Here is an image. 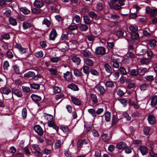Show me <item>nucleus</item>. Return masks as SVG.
<instances>
[{
	"label": "nucleus",
	"instance_id": "f257e3e1",
	"mask_svg": "<svg viewBox=\"0 0 157 157\" xmlns=\"http://www.w3.org/2000/svg\"><path fill=\"white\" fill-rule=\"evenodd\" d=\"M31 148L32 151H34L36 155L40 156L41 155L42 153L40 151V149L37 144H32Z\"/></svg>",
	"mask_w": 157,
	"mask_h": 157
},
{
	"label": "nucleus",
	"instance_id": "412c9836",
	"mask_svg": "<svg viewBox=\"0 0 157 157\" xmlns=\"http://www.w3.org/2000/svg\"><path fill=\"white\" fill-rule=\"evenodd\" d=\"M140 150L141 153L143 155H146L148 152V149L145 146H143L140 147Z\"/></svg>",
	"mask_w": 157,
	"mask_h": 157
},
{
	"label": "nucleus",
	"instance_id": "f3484780",
	"mask_svg": "<svg viewBox=\"0 0 157 157\" xmlns=\"http://www.w3.org/2000/svg\"><path fill=\"white\" fill-rule=\"evenodd\" d=\"M71 99L73 103L75 105H81L80 101L77 98L73 96H71Z\"/></svg>",
	"mask_w": 157,
	"mask_h": 157
},
{
	"label": "nucleus",
	"instance_id": "f8f14e48",
	"mask_svg": "<svg viewBox=\"0 0 157 157\" xmlns=\"http://www.w3.org/2000/svg\"><path fill=\"white\" fill-rule=\"evenodd\" d=\"M64 77L66 80L70 81L72 79V74L71 72L67 71L64 74Z\"/></svg>",
	"mask_w": 157,
	"mask_h": 157
},
{
	"label": "nucleus",
	"instance_id": "473e14b6",
	"mask_svg": "<svg viewBox=\"0 0 157 157\" xmlns=\"http://www.w3.org/2000/svg\"><path fill=\"white\" fill-rule=\"evenodd\" d=\"M105 120L107 122L109 121L111 119V113L109 112H106L104 114Z\"/></svg>",
	"mask_w": 157,
	"mask_h": 157
},
{
	"label": "nucleus",
	"instance_id": "338daca9",
	"mask_svg": "<svg viewBox=\"0 0 157 157\" xmlns=\"http://www.w3.org/2000/svg\"><path fill=\"white\" fill-rule=\"evenodd\" d=\"M53 91L54 93H57L61 91L60 88L58 86H55L53 88Z\"/></svg>",
	"mask_w": 157,
	"mask_h": 157
},
{
	"label": "nucleus",
	"instance_id": "c85d7f7f",
	"mask_svg": "<svg viewBox=\"0 0 157 157\" xmlns=\"http://www.w3.org/2000/svg\"><path fill=\"white\" fill-rule=\"evenodd\" d=\"M67 87L75 91H78L79 90V88L77 86L74 84H71L68 85Z\"/></svg>",
	"mask_w": 157,
	"mask_h": 157
},
{
	"label": "nucleus",
	"instance_id": "a19ab883",
	"mask_svg": "<svg viewBox=\"0 0 157 157\" xmlns=\"http://www.w3.org/2000/svg\"><path fill=\"white\" fill-rule=\"evenodd\" d=\"M88 112L93 117H95L96 116V112L94 109H88Z\"/></svg>",
	"mask_w": 157,
	"mask_h": 157
},
{
	"label": "nucleus",
	"instance_id": "4468645a",
	"mask_svg": "<svg viewBox=\"0 0 157 157\" xmlns=\"http://www.w3.org/2000/svg\"><path fill=\"white\" fill-rule=\"evenodd\" d=\"M104 4L101 2H99L97 3L96 5V9L99 11L103 10L105 8Z\"/></svg>",
	"mask_w": 157,
	"mask_h": 157
},
{
	"label": "nucleus",
	"instance_id": "6e6552de",
	"mask_svg": "<svg viewBox=\"0 0 157 157\" xmlns=\"http://www.w3.org/2000/svg\"><path fill=\"white\" fill-rule=\"evenodd\" d=\"M33 4L34 6L40 8L44 6V2L42 0H35Z\"/></svg>",
	"mask_w": 157,
	"mask_h": 157
},
{
	"label": "nucleus",
	"instance_id": "680f3d73",
	"mask_svg": "<svg viewBox=\"0 0 157 157\" xmlns=\"http://www.w3.org/2000/svg\"><path fill=\"white\" fill-rule=\"evenodd\" d=\"M22 89L23 91L25 93H29L30 91V88L29 87L23 86Z\"/></svg>",
	"mask_w": 157,
	"mask_h": 157
},
{
	"label": "nucleus",
	"instance_id": "4c0bfd02",
	"mask_svg": "<svg viewBox=\"0 0 157 157\" xmlns=\"http://www.w3.org/2000/svg\"><path fill=\"white\" fill-rule=\"evenodd\" d=\"M60 129L64 133H68L69 132L70 130L68 127L66 126H61L60 127Z\"/></svg>",
	"mask_w": 157,
	"mask_h": 157
},
{
	"label": "nucleus",
	"instance_id": "9b49d317",
	"mask_svg": "<svg viewBox=\"0 0 157 157\" xmlns=\"http://www.w3.org/2000/svg\"><path fill=\"white\" fill-rule=\"evenodd\" d=\"M57 36L56 31L55 29H53L49 34V38L50 40H55Z\"/></svg>",
	"mask_w": 157,
	"mask_h": 157
},
{
	"label": "nucleus",
	"instance_id": "9d476101",
	"mask_svg": "<svg viewBox=\"0 0 157 157\" xmlns=\"http://www.w3.org/2000/svg\"><path fill=\"white\" fill-rule=\"evenodd\" d=\"M147 120L149 123L151 125L154 124L155 123V119L153 115H149L147 117Z\"/></svg>",
	"mask_w": 157,
	"mask_h": 157
},
{
	"label": "nucleus",
	"instance_id": "09e8293b",
	"mask_svg": "<svg viewBox=\"0 0 157 157\" xmlns=\"http://www.w3.org/2000/svg\"><path fill=\"white\" fill-rule=\"evenodd\" d=\"M89 16L93 18H97V19L99 18V17H98L95 13L94 12H90L89 13Z\"/></svg>",
	"mask_w": 157,
	"mask_h": 157
},
{
	"label": "nucleus",
	"instance_id": "e2e57ef3",
	"mask_svg": "<svg viewBox=\"0 0 157 157\" xmlns=\"http://www.w3.org/2000/svg\"><path fill=\"white\" fill-rule=\"evenodd\" d=\"M124 117L126 119L127 121H130L131 119V117L129 116V114L127 112H124L123 114Z\"/></svg>",
	"mask_w": 157,
	"mask_h": 157
},
{
	"label": "nucleus",
	"instance_id": "4be33fe9",
	"mask_svg": "<svg viewBox=\"0 0 157 157\" xmlns=\"http://www.w3.org/2000/svg\"><path fill=\"white\" fill-rule=\"evenodd\" d=\"M151 62V60L147 58H143L140 61V63L143 65H147Z\"/></svg>",
	"mask_w": 157,
	"mask_h": 157
},
{
	"label": "nucleus",
	"instance_id": "7c9ffc66",
	"mask_svg": "<svg viewBox=\"0 0 157 157\" xmlns=\"http://www.w3.org/2000/svg\"><path fill=\"white\" fill-rule=\"evenodd\" d=\"M113 61V66L114 68H118L119 67V64L118 59H112Z\"/></svg>",
	"mask_w": 157,
	"mask_h": 157
},
{
	"label": "nucleus",
	"instance_id": "dca6fc26",
	"mask_svg": "<svg viewBox=\"0 0 157 157\" xmlns=\"http://www.w3.org/2000/svg\"><path fill=\"white\" fill-rule=\"evenodd\" d=\"M71 57H72L71 59L77 65H79L80 64L81 60L79 57L76 56H74V54H72Z\"/></svg>",
	"mask_w": 157,
	"mask_h": 157
},
{
	"label": "nucleus",
	"instance_id": "c756f323",
	"mask_svg": "<svg viewBox=\"0 0 157 157\" xmlns=\"http://www.w3.org/2000/svg\"><path fill=\"white\" fill-rule=\"evenodd\" d=\"M63 143V142H61L60 140H57L55 144V147L56 149H59L60 148L62 144Z\"/></svg>",
	"mask_w": 157,
	"mask_h": 157
},
{
	"label": "nucleus",
	"instance_id": "5fc2aeb1",
	"mask_svg": "<svg viewBox=\"0 0 157 157\" xmlns=\"http://www.w3.org/2000/svg\"><path fill=\"white\" fill-rule=\"evenodd\" d=\"M32 12L35 14H38L40 12V9L36 8L32 9Z\"/></svg>",
	"mask_w": 157,
	"mask_h": 157
},
{
	"label": "nucleus",
	"instance_id": "a878e982",
	"mask_svg": "<svg viewBox=\"0 0 157 157\" xmlns=\"http://www.w3.org/2000/svg\"><path fill=\"white\" fill-rule=\"evenodd\" d=\"M35 76V73L33 71H29L25 73L24 75V77L28 78H33Z\"/></svg>",
	"mask_w": 157,
	"mask_h": 157
},
{
	"label": "nucleus",
	"instance_id": "864d4df0",
	"mask_svg": "<svg viewBox=\"0 0 157 157\" xmlns=\"http://www.w3.org/2000/svg\"><path fill=\"white\" fill-rule=\"evenodd\" d=\"M150 130V129L149 127H145L143 129V132L144 134L146 135H148L149 133Z\"/></svg>",
	"mask_w": 157,
	"mask_h": 157
},
{
	"label": "nucleus",
	"instance_id": "c03bdc74",
	"mask_svg": "<svg viewBox=\"0 0 157 157\" xmlns=\"http://www.w3.org/2000/svg\"><path fill=\"white\" fill-rule=\"evenodd\" d=\"M129 30L132 32H135L137 31L138 30V27L137 26H134V25H131L129 27Z\"/></svg>",
	"mask_w": 157,
	"mask_h": 157
},
{
	"label": "nucleus",
	"instance_id": "4d7b16f0",
	"mask_svg": "<svg viewBox=\"0 0 157 157\" xmlns=\"http://www.w3.org/2000/svg\"><path fill=\"white\" fill-rule=\"evenodd\" d=\"M120 75L119 73L118 72H115L113 74V79L114 80H116L118 78Z\"/></svg>",
	"mask_w": 157,
	"mask_h": 157
},
{
	"label": "nucleus",
	"instance_id": "774afa93",
	"mask_svg": "<svg viewBox=\"0 0 157 157\" xmlns=\"http://www.w3.org/2000/svg\"><path fill=\"white\" fill-rule=\"evenodd\" d=\"M131 75L132 76H135L138 74V72L136 69H132L130 71Z\"/></svg>",
	"mask_w": 157,
	"mask_h": 157
},
{
	"label": "nucleus",
	"instance_id": "49530a36",
	"mask_svg": "<svg viewBox=\"0 0 157 157\" xmlns=\"http://www.w3.org/2000/svg\"><path fill=\"white\" fill-rule=\"evenodd\" d=\"M11 12L10 10L7 9H6V11L3 13V14L5 17H8L10 16Z\"/></svg>",
	"mask_w": 157,
	"mask_h": 157
},
{
	"label": "nucleus",
	"instance_id": "0eeeda50",
	"mask_svg": "<svg viewBox=\"0 0 157 157\" xmlns=\"http://www.w3.org/2000/svg\"><path fill=\"white\" fill-rule=\"evenodd\" d=\"M83 72L86 74L85 75H84L83 79L85 80H87L89 73V67L87 66H84L82 67Z\"/></svg>",
	"mask_w": 157,
	"mask_h": 157
},
{
	"label": "nucleus",
	"instance_id": "20e7f679",
	"mask_svg": "<svg viewBox=\"0 0 157 157\" xmlns=\"http://www.w3.org/2000/svg\"><path fill=\"white\" fill-rule=\"evenodd\" d=\"M33 128L35 131L39 136H41L43 135V130L40 126L36 125L34 126Z\"/></svg>",
	"mask_w": 157,
	"mask_h": 157
},
{
	"label": "nucleus",
	"instance_id": "bb28decb",
	"mask_svg": "<svg viewBox=\"0 0 157 157\" xmlns=\"http://www.w3.org/2000/svg\"><path fill=\"white\" fill-rule=\"evenodd\" d=\"M32 26V25L30 23L26 21L23 22L22 24L23 29L25 30L26 29L31 27Z\"/></svg>",
	"mask_w": 157,
	"mask_h": 157
},
{
	"label": "nucleus",
	"instance_id": "69168bd1",
	"mask_svg": "<svg viewBox=\"0 0 157 157\" xmlns=\"http://www.w3.org/2000/svg\"><path fill=\"white\" fill-rule=\"evenodd\" d=\"M9 66V62L7 61H5L3 65L4 68L5 70H7Z\"/></svg>",
	"mask_w": 157,
	"mask_h": 157
},
{
	"label": "nucleus",
	"instance_id": "f03ea898",
	"mask_svg": "<svg viewBox=\"0 0 157 157\" xmlns=\"http://www.w3.org/2000/svg\"><path fill=\"white\" fill-rule=\"evenodd\" d=\"M14 47L18 50L19 52L21 54L26 53L28 51L27 48L22 47L19 44H16Z\"/></svg>",
	"mask_w": 157,
	"mask_h": 157
},
{
	"label": "nucleus",
	"instance_id": "bf43d9fd",
	"mask_svg": "<svg viewBox=\"0 0 157 157\" xmlns=\"http://www.w3.org/2000/svg\"><path fill=\"white\" fill-rule=\"evenodd\" d=\"M149 86V85L148 84H143L140 86V90H146L148 88Z\"/></svg>",
	"mask_w": 157,
	"mask_h": 157
},
{
	"label": "nucleus",
	"instance_id": "37998d69",
	"mask_svg": "<svg viewBox=\"0 0 157 157\" xmlns=\"http://www.w3.org/2000/svg\"><path fill=\"white\" fill-rule=\"evenodd\" d=\"M119 71L121 74L123 75H126L127 73L125 68L122 66L120 67Z\"/></svg>",
	"mask_w": 157,
	"mask_h": 157
},
{
	"label": "nucleus",
	"instance_id": "603ef678",
	"mask_svg": "<svg viewBox=\"0 0 157 157\" xmlns=\"http://www.w3.org/2000/svg\"><path fill=\"white\" fill-rule=\"evenodd\" d=\"M81 20L80 17L79 16L75 15L73 19V21H75L76 23H78Z\"/></svg>",
	"mask_w": 157,
	"mask_h": 157
},
{
	"label": "nucleus",
	"instance_id": "6ab92c4d",
	"mask_svg": "<svg viewBox=\"0 0 157 157\" xmlns=\"http://www.w3.org/2000/svg\"><path fill=\"white\" fill-rule=\"evenodd\" d=\"M19 9L25 14H28L30 12V10L25 7H21L19 8Z\"/></svg>",
	"mask_w": 157,
	"mask_h": 157
},
{
	"label": "nucleus",
	"instance_id": "7ed1b4c3",
	"mask_svg": "<svg viewBox=\"0 0 157 157\" xmlns=\"http://www.w3.org/2000/svg\"><path fill=\"white\" fill-rule=\"evenodd\" d=\"M105 48L102 47H99L97 48L95 50V53L97 55H102L105 53Z\"/></svg>",
	"mask_w": 157,
	"mask_h": 157
},
{
	"label": "nucleus",
	"instance_id": "13d9d810",
	"mask_svg": "<svg viewBox=\"0 0 157 157\" xmlns=\"http://www.w3.org/2000/svg\"><path fill=\"white\" fill-rule=\"evenodd\" d=\"M43 55L44 54L42 51H40L35 53V56L38 58L42 57Z\"/></svg>",
	"mask_w": 157,
	"mask_h": 157
},
{
	"label": "nucleus",
	"instance_id": "a211bd4d",
	"mask_svg": "<svg viewBox=\"0 0 157 157\" xmlns=\"http://www.w3.org/2000/svg\"><path fill=\"white\" fill-rule=\"evenodd\" d=\"M151 105L153 107H155L157 105V96L155 95L152 98L151 102Z\"/></svg>",
	"mask_w": 157,
	"mask_h": 157
},
{
	"label": "nucleus",
	"instance_id": "c9c22d12",
	"mask_svg": "<svg viewBox=\"0 0 157 157\" xmlns=\"http://www.w3.org/2000/svg\"><path fill=\"white\" fill-rule=\"evenodd\" d=\"M88 29V26L85 24H82L79 26V29L82 31H85Z\"/></svg>",
	"mask_w": 157,
	"mask_h": 157
},
{
	"label": "nucleus",
	"instance_id": "de8ad7c7",
	"mask_svg": "<svg viewBox=\"0 0 157 157\" xmlns=\"http://www.w3.org/2000/svg\"><path fill=\"white\" fill-rule=\"evenodd\" d=\"M43 24L46 25L48 27H49L51 24L50 21L46 18H44L42 21Z\"/></svg>",
	"mask_w": 157,
	"mask_h": 157
},
{
	"label": "nucleus",
	"instance_id": "2eb2a0df",
	"mask_svg": "<svg viewBox=\"0 0 157 157\" xmlns=\"http://www.w3.org/2000/svg\"><path fill=\"white\" fill-rule=\"evenodd\" d=\"M1 92L2 94L8 95L10 92L11 90L7 87H4L1 89Z\"/></svg>",
	"mask_w": 157,
	"mask_h": 157
},
{
	"label": "nucleus",
	"instance_id": "1a4fd4ad",
	"mask_svg": "<svg viewBox=\"0 0 157 157\" xmlns=\"http://www.w3.org/2000/svg\"><path fill=\"white\" fill-rule=\"evenodd\" d=\"M90 101H92L93 105L96 104L98 102V99L96 94H92L90 95Z\"/></svg>",
	"mask_w": 157,
	"mask_h": 157
},
{
	"label": "nucleus",
	"instance_id": "79ce46f5",
	"mask_svg": "<svg viewBox=\"0 0 157 157\" xmlns=\"http://www.w3.org/2000/svg\"><path fill=\"white\" fill-rule=\"evenodd\" d=\"M131 37L134 39H137L139 37V33L136 32H133L131 33Z\"/></svg>",
	"mask_w": 157,
	"mask_h": 157
},
{
	"label": "nucleus",
	"instance_id": "58836bf2",
	"mask_svg": "<svg viewBox=\"0 0 157 157\" xmlns=\"http://www.w3.org/2000/svg\"><path fill=\"white\" fill-rule=\"evenodd\" d=\"M31 87L33 89L38 90L40 88V85L36 83H32L30 84Z\"/></svg>",
	"mask_w": 157,
	"mask_h": 157
},
{
	"label": "nucleus",
	"instance_id": "72a5a7b5",
	"mask_svg": "<svg viewBox=\"0 0 157 157\" xmlns=\"http://www.w3.org/2000/svg\"><path fill=\"white\" fill-rule=\"evenodd\" d=\"M82 53L85 57H88L91 56V52L87 49H85L82 52Z\"/></svg>",
	"mask_w": 157,
	"mask_h": 157
},
{
	"label": "nucleus",
	"instance_id": "e433bc0d",
	"mask_svg": "<svg viewBox=\"0 0 157 157\" xmlns=\"http://www.w3.org/2000/svg\"><path fill=\"white\" fill-rule=\"evenodd\" d=\"M149 44L151 47H154L157 45V41L155 39H152L149 40Z\"/></svg>",
	"mask_w": 157,
	"mask_h": 157
},
{
	"label": "nucleus",
	"instance_id": "5701e85b",
	"mask_svg": "<svg viewBox=\"0 0 157 157\" xmlns=\"http://www.w3.org/2000/svg\"><path fill=\"white\" fill-rule=\"evenodd\" d=\"M126 146V144L125 143L121 142L117 145L116 147L118 149H122L125 148Z\"/></svg>",
	"mask_w": 157,
	"mask_h": 157
},
{
	"label": "nucleus",
	"instance_id": "0e129e2a",
	"mask_svg": "<svg viewBox=\"0 0 157 157\" xmlns=\"http://www.w3.org/2000/svg\"><path fill=\"white\" fill-rule=\"evenodd\" d=\"M42 76L40 74H37L36 75L35 74V76L33 77V79L35 81H37L39 79L42 78Z\"/></svg>",
	"mask_w": 157,
	"mask_h": 157
},
{
	"label": "nucleus",
	"instance_id": "423d86ee",
	"mask_svg": "<svg viewBox=\"0 0 157 157\" xmlns=\"http://www.w3.org/2000/svg\"><path fill=\"white\" fill-rule=\"evenodd\" d=\"M31 98L32 100L37 104L39 106L40 105L39 101L41 100V98L40 96L36 94H33L31 95Z\"/></svg>",
	"mask_w": 157,
	"mask_h": 157
},
{
	"label": "nucleus",
	"instance_id": "3c124183",
	"mask_svg": "<svg viewBox=\"0 0 157 157\" xmlns=\"http://www.w3.org/2000/svg\"><path fill=\"white\" fill-rule=\"evenodd\" d=\"M105 85L107 87H113L114 85L113 82L111 81H107L106 82Z\"/></svg>",
	"mask_w": 157,
	"mask_h": 157
},
{
	"label": "nucleus",
	"instance_id": "ea45409f",
	"mask_svg": "<svg viewBox=\"0 0 157 157\" xmlns=\"http://www.w3.org/2000/svg\"><path fill=\"white\" fill-rule=\"evenodd\" d=\"M109 5L110 8L114 9L115 10H119V9H120L121 8V7L119 5L117 4L113 5V4L111 3H109Z\"/></svg>",
	"mask_w": 157,
	"mask_h": 157
},
{
	"label": "nucleus",
	"instance_id": "a18cd8bd",
	"mask_svg": "<svg viewBox=\"0 0 157 157\" xmlns=\"http://www.w3.org/2000/svg\"><path fill=\"white\" fill-rule=\"evenodd\" d=\"M27 116V111L26 108H24L22 111V116L23 119H25Z\"/></svg>",
	"mask_w": 157,
	"mask_h": 157
},
{
	"label": "nucleus",
	"instance_id": "052dcab7",
	"mask_svg": "<svg viewBox=\"0 0 157 157\" xmlns=\"http://www.w3.org/2000/svg\"><path fill=\"white\" fill-rule=\"evenodd\" d=\"M138 71L140 73L144 74L147 71V69L145 67H141L138 69Z\"/></svg>",
	"mask_w": 157,
	"mask_h": 157
},
{
	"label": "nucleus",
	"instance_id": "8fccbe9b",
	"mask_svg": "<svg viewBox=\"0 0 157 157\" xmlns=\"http://www.w3.org/2000/svg\"><path fill=\"white\" fill-rule=\"evenodd\" d=\"M118 101L123 105L124 107H125L127 105L126 100L124 99H118Z\"/></svg>",
	"mask_w": 157,
	"mask_h": 157
},
{
	"label": "nucleus",
	"instance_id": "b1692460",
	"mask_svg": "<svg viewBox=\"0 0 157 157\" xmlns=\"http://www.w3.org/2000/svg\"><path fill=\"white\" fill-rule=\"evenodd\" d=\"M104 68L106 72L110 73L111 75L112 73V69L111 66L108 63H105L104 65Z\"/></svg>",
	"mask_w": 157,
	"mask_h": 157
},
{
	"label": "nucleus",
	"instance_id": "39448f33",
	"mask_svg": "<svg viewBox=\"0 0 157 157\" xmlns=\"http://www.w3.org/2000/svg\"><path fill=\"white\" fill-rule=\"evenodd\" d=\"M12 92L18 98H20L22 96V94L21 91L17 88L14 87L12 88Z\"/></svg>",
	"mask_w": 157,
	"mask_h": 157
},
{
	"label": "nucleus",
	"instance_id": "2f4dec72",
	"mask_svg": "<svg viewBox=\"0 0 157 157\" xmlns=\"http://www.w3.org/2000/svg\"><path fill=\"white\" fill-rule=\"evenodd\" d=\"M83 21L85 24L89 25L91 24V20L90 19L89 17L87 16H83Z\"/></svg>",
	"mask_w": 157,
	"mask_h": 157
},
{
	"label": "nucleus",
	"instance_id": "f704fd0d",
	"mask_svg": "<svg viewBox=\"0 0 157 157\" xmlns=\"http://www.w3.org/2000/svg\"><path fill=\"white\" fill-rule=\"evenodd\" d=\"M102 140L105 142H107L111 139V137L105 133L103 134L102 136Z\"/></svg>",
	"mask_w": 157,
	"mask_h": 157
},
{
	"label": "nucleus",
	"instance_id": "393cba45",
	"mask_svg": "<svg viewBox=\"0 0 157 157\" xmlns=\"http://www.w3.org/2000/svg\"><path fill=\"white\" fill-rule=\"evenodd\" d=\"M74 75L76 77H82L83 78L84 75L80 71H79L77 69H75L74 70Z\"/></svg>",
	"mask_w": 157,
	"mask_h": 157
},
{
	"label": "nucleus",
	"instance_id": "6e6d98bb",
	"mask_svg": "<svg viewBox=\"0 0 157 157\" xmlns=\"http://www.w3.org/2000/svg\"><path fill=\"white\" fill-rule=\"evenodd\" d=\"M13 68L15 73L19 74L20 73L19 66L17 65H14L13 66Z\"/></svg>",
	"mask_w": 157,
	"mask_h": 157
},
{
	"label": "nucleus",
	"instance_id": "ddd939ff",
	"mask_svg": "<svg viewBox=\"0 0 157 157\" xmlns=\"http://www.w3.org/2000/svg\"><path fill=\"white\" fill-rule=\"evenodd\" d=\"M96 89L100 93V94L103 95L105 93V89L104 87L99 84H98L95 87Z\"/></svg>",
	"mask_w": 157,
	"mask_h": 157
},
{
	"label": "nucleus",
	"instance_id": "cd10ccee",
	"mask_svg": "<svg viewBox=\"0 0 157 157\" xmlns=\"http://www.w3.org/2000/svg\"><path fill=\"white\" fill-rule=\"evenodd\" d=\"M84 61L86 64L89 66H92L94 65V62L90 59H84Z\"/></svg>",
	"mask_w": 157,
	"mask_h": 157
},
{
	"label": "nucleus",
	"instance_id": "aec40b11",
	"mask_svg": "<svg viewBox=\"0 0 157 157\" xmlns=\"http://www.w3.org/2000/svg\"><path fill=\"white\" fill-rule=\"evenodd\" d=\"M9 22L10 25L13 26H16L17 24V21L15 18L10 17L9 19Z\"/></svg>",
	"mask_w": 157,
	"mask_h": 157
}]
</instances>
